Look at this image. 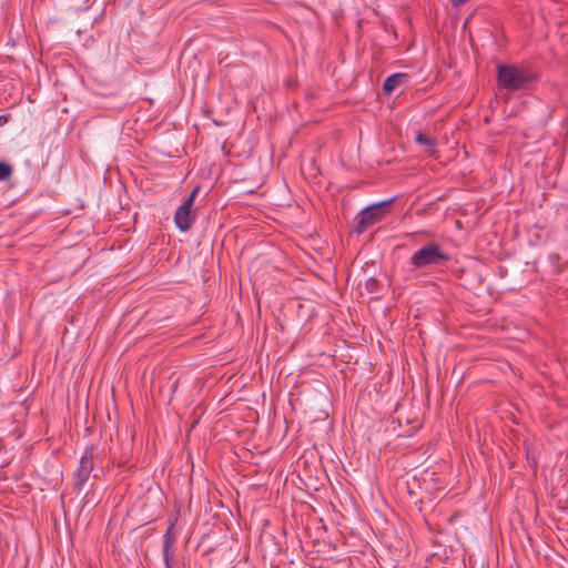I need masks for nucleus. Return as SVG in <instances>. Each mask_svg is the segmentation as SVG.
<instances>
[{"label": "nucleus", "mask_w": 568, "mask_h": 568, "mask_svg": "<svg viewBox=\"0 0 568 568\" xmlns=\"http://www.w3.org/2000/svg\"><path fill=\"white\" fill-rule=\"evenodd\" d=\"M396 196L371 204L363 209L355 217L354 231L362 234L368 226L378 222L383 216V209L395 201Z\"/></svg>", "instance_id": "obj_2"}, {"label": "nucleus", "mask_w": 568, "mask_h": 568, "mask_svg": "<svg viewBox=\"0 0 568 568\" xmlns=\"http://www.w3.org/2000/svg\"><path fill=\"white\" fill-rule=\"evenodd\" d=\"M176 518L170 519L169 527L163 535V559H171V548L176 540V536L173 532Z\"/></svg>", "instance_id": "obj_6"}, {"label": "nucleus", "mask_w": 568, "mask_h": 568, "mask_svg": "<svg viewBox=\"0 0 568 568\" xmlns=\"http://www.w3.org/2000/svg\"><path fill=\"white\" fill-rule=\"evenodd\" d=\"M446 260H448V256L440 246L432 243L416 251L410 257V263L415 267L422 268L429 265H438Z\"/></svg>", "instance_id": "obj_3"}, {"label": "nucleus", "mask_w": 568, "mask_h": 568, "mask_svg": "<svg viewBox=\"0 0 568 568\" xmlns=\"http://www.w3.org/2000/svg\"><path fill=\"white\" fill-rule=\"evenodd\" d=\"M94 460V447L90 446L85 449L84 454L80 458L79 467L75 474L74 488L81 489L93 470Z\"/></svg>", "instance_id": "obj_5"}, {"label": "nucleus", "mask_w": 568, "mask_h": 568, "mask_svg": "<svg viewBox=\"0 0 568 568\" xmlns=\"http://www.w3.org/2000/svg\"><path fill=\"white\" fill-rule=\"evenodd\" d=\"M199 191L200 187L196 186L175 211L174 222L176 227L182 232L189 231L192 226V206Z\"/></svg>", "instance_id": "obj_4"}, {"label": "nucleus", "mask_w": 568, "mask_h": 568, "mask_svg": "<svg viewBox=\"0 0 568 568\" xmlns=\"http://www.w3.org/2000/svg\"><path fill=\"white\" fill-rule=\"evenodd\" d=\"M243 557H244L245 560H247L248 559V554L244 552Z\"/></svg>", "instance_id": "obj_12"}, {"label": "nucleus", "mask_w": 568, "mask_h": 568, "mask_svg": "<svg viewBox=\"0 0 568 568\" xmlns=\"http://www.w3.org/2000/svg\"><path fill=\"white\" fill-rule=\"evenodd\" d=\"M12 175V166L7 162L0 161V182L10 179Z\"/></svg>", "instance_id": "obj_9"}, {"label": "nucleus", "mask_w": 568, "mask_h": 568, "mask_svg": "<svg viewBox=\"0 0 568 568\" xmlns=\"http://www.w3.org/2000/svg\"><path fill=\"white\" fill-rule=\"evenodd\" d=\"M406 75L403 73H394L386 78L383 84L385 93L390 94L396 87H398L405 80Z\"/></svg>", "instance_id": "obj_7"}, {"label": "nucleus", "mask_w": 568, "mask_h": 568, "mask_svg": "<svg viewBox=\"0 0 568 568\" xmlns=\"http://www.w3.org/2000/svg\"><path fill=\"white\" fill-rule=\"evenodd\" d=\"M532 80V74L524 68L514 64L498 67V83L507 90L525 89Z\"/></svg>", "instance_id": "obj_1"}, {"label": "nucleus", "mask_w": 568, "mask_h": 568, "mask_svg": "<svg viewBox=\"0 0 568 568\" xmlns=\"http://www.w3.org/2000/svg\"><path fill=\"white\" fill-rule=\"evenodd\" d=\"M415 140L418 144L425 145L426 148H428L429 151H432L434 149V146L436 145L435 139L427 136L425 134H418Z\"/></svg>", "instance_id": "obj_8"}, {"label": "nucleus", "mask_w": 568, "mask_h": 568, "mask_svg": "<svg viewBox=\"0 0 568 568\" xmlns=\"http://www.w3.org/2000/svg\"><path fill=\"white\" fill-rule=\"evenodd\" d=\"M165 568H173L171 564V559H163Z\"/></svg>", "instance_id": "obj_10"}, {"label": "nucleus", "mask_w": 568, "mask_h": 568, "mask_svg": "<svg viewBox=\"0 0 568 568\" xmlns=\"http://www.w3.org/2000/svg\"><path fill=\"white\" fill-rule=\"evenodd\" d=\"M6 121V118L0 116V125Z\"/></svg>", "instance_id": "obj_11"}]
</instances>
